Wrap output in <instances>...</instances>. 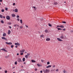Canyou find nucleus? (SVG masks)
<instances>
[{
  "label": "nucleus",
  "mask_w": 73,
  "mask_h": 73,
  "mask_svg": "<svg viewBox=\"0 0 73 73\" xmlns=\"http://www.w3.org/2000/svg\"><path fill=\"white\" fill-rule=\"evenodd\" d=\"M43 71L44 73H48L49 72V70L48 69H43Z\"/></svg>",
  "instance_id": "obj_1"
},
{
  "label": "nucleus",
  "mask_w": 73,
  "mask_h": 73,
  "mask_svg": "<svg viewBox=\"0 0 73 73\" xmlns=\"http://www.w3.org/2000/svg\"><path fill=\"white\" fill-rule=\"evenodd\" d=\"M5 43L8 45H12V43L11 42H9L8 43V42H5Z\"/></svg>",
  "instance_id": "obj_2"
},
{
  "label": "nucleus",
  "mask_w": 73,
  "mask_h": 73,
  "mask_svg": "<svg viewBox=\"0 0 73 73\" xmlns=\"http://www.w3.org/2000/svg\"><path fill=\"white\" fill-rule=\"evenodd\" d=\"M17 61L19 62H22V60H21V59L20 58H18L17 59Z\"/></svg>",
  "instance_id": "obj_3"
},
{
  "label": "nucleus",
  "mask_w": 73,
  "mask_h": 73,
  "mask_svg": "<svg viewBox=\"0 0 73 73\" xmlns=\"http://www.w3.org/2000/svg\"><path fill=\"white\" fill-rule=\"evenodd\" d=\"M6 18L7 20H10V17L9 16H7L6 17Z\"/></svg>",
  "instance_id": "obj_4"
},
{
  "label": "nucleus",
  "mask_w": 73,
  "mask_h": 73,
  "mask_svg": "<svg viewBox=\"0 0 73 73\" xmlns=\"http://www.w3.org/2000/svg\"><path fill=\"white\" fill-rule=\"evenodd\" d=\"M1 50H3V51H4V52H8L7 50H5V48H4L1 49Z\"/></svg>",
  "instance_id": "obj_5"
},
{
  "label": "nucleus",
  "mask_w": 73,
  "mask_h": 73,
  "mask_svg": "<svg viewBox=\"0 0 73 73\" xmlns=\"http://www.w3.org/2000/svg\"><path fill=\"white\" fill-rule=\"evenodd\" d=\"M57 39L58 41H63L62 40L59 38H57Z\"/></svg>",
  "instance_id": "obj_6"
},
{
  "label": "nucleus",
  "mask_w": 73,
  "mask_h": 73,
  "mask_svg": "<svg viewBox=\"0 0 73 73\" xmlns=\"http://www.w3.org/2000/svg\"><path fill=\"white\" fill-rule=\"evenodd\" d=\"M15 45L20 46V43H15Z\"/></svg>",
  "instance_id": "obj_7"
},
{
  "label": "nucleus",
  "mask_w": 73,
  "mask_h": 73,
  "mask_svg": "<svg viewBox=\"0 0 73 73\" xmlns=\"http://www.w3.org/2000/svg\"><path fill=\"white\" fill-rule=\"evenodd\" d=\"M25 52V50L24 49L20 51V53H24Z\"/></svg>",
  "instance_id": "obj_8"
},
{
  "label": "nucleus",
  "mask_w": 73,
  "mask_h": 73,
  "mask_svg": "<svg viewBox=\"0 0 73 73\" xmlns=\"http://www.w3.org/2000/svg\"><path fill=\"white\" fill-rule=\"evenodd\" d=\"M50 40V38H47L46 39V41H49Z\"/></svg>",
  "instance_id": "obj_9"
},
{
  "label": "nucleus",
  "mask_w": 73,
  "mask_h": 73,
  "mask_svg": "<svg viewBox=\"0 0 73 73\" xmlns=\"http://www.w3.org/2000/svg\"><path fill=\"white\" fill-rule=\"evenodd\" d=\"M52 67V66L51 65H48L46 67V68H50Z\"/></svg>",
  "instance_id": "obj_10"
},
{
  "label": "nucleus",
  "mask_w": 73,
  "mask_h": 73,
  "mask_svg": "<svg viewBox=\"0 0 73 73\" xmlns=\"http://www.w3.org/2000/svg\"><path fill=\"white\" fill-rule=\"evenodd\" d=\"M15 12H16V13H17V12H18V9H15Z\"/></svg>",
  "instance_id": "obj_11"
},
{
  "label": "nucleus",
  "mask_w": 73,
  "mask_h": 73,
  "mask_svg": "<svg viewBox=\"0 0 73 73\" xmlns=\"http://www.w3.org/2000/svg\"><path fill=\"white\" fill-rule=\"evenodd\" d=\"M3 33V37H5L6 36V33Z\"/></svg>",
  "instance_id": "obj_12"
},
{
  "label": "nucleus",
  "mask_w": 73,
  "mask_h": 73,
  "mask_svg": "<svg viewBox=\"0 0 73 73\" xmlns=\"http://www.w3.org/2000/svg\"><path fill=\"white\" fill-rule=\"evenodd\" d=\"M11 16L13 17H15V16H16V15H15V14H13L11 15Z\"/></svg>",
  "instance_id": "obj_13"
},
{
  "label": "nucleus",
  "mask_w": 73,
  "mask_h": 73,
  "mask_svg": "<svg viewBox=\"0 0 73 73\" xmlns=\"http://www.w3.org/2000/svg\"><path fill=\"white\" fill-rule=\"evenodd\" d=\"M11 31L9 30L8 31V35H9L11 33Z\"/></svg>",
  "instance_id": "obj_14"
},
{
  "label": "nucleus",
  "mask_w": 73,
  "mask_h": 73,
  "mask_svg": "<svg viewBox=\"0 0 73 73\" xmlns=\"http://www.w3.org/2000/svg\"><path fill=\"white\" fill-rule=\"evenodd\" d=\"M60 38L62 39H63V38H64V36H63V35L61 36L60 37Z\"/></svg>",
  "instance_id": "obj_15"
},
{
  "label": "nucleus",
  "mask_w": 73,
  "mask_h": 73,
  "mask_svg": "<svg viewBox=\"0 0 73 73\" xmlns=\"http://www.w3.org/2000/svg\"><path fill=\"white\" fill-rule=\"evenodd\" d=\"M60 28H64V26L63 25H61V26H60Z\"/></svg>",
  "instance_id": "obj_16"
},
{
  "label": "nucleus",
  "mask_w": 73,
  "mask_h": 73,
  "mask_svg": "<svg viewBox=\"0 0 73 73\" xmlns=\"http://www.w3.org/2000/svg\"><path fill=\"white\" fill-rule=\"evenodd\" d=\"M37 65H38V67L41 66V65L40 64H37Z\"/></svg>",
  "instance_id": "obj_17"
},
{
  "label": "nucleus",
  "mask_w": 73,
  "mask_h": 73,
  "mask_svg": "<svg viewBox=\"0 0 73 73\" xmlns=\"http://www.w3.org/2000/svg\"><path fill=\"white\" fill-rule=\"evenodd\" d=\"M31 62H36V61L34 60H32Z\"/></svg>",
  "instance_id": "obj_18"
},
{
  "label": "nucleus",
  "mask_w": 73,
  "mask_h": 73,
  "mask_svg": "<svg viewBox=\"0 0 73 73\" xmlns=\"http://www.w3.org/2000/svg\"><path fill=\"white\" fill-rule=\"evenodd\" d=\"M20 23L21 24H22L23 23V20H22V19H21L20 20Z\"/></svg>",
  "instance_id": "obj_19"
},
{
  "label": "nucleus",
  "mask_w": 73,
  "mask_h": 73,
  "mask_svg": "<svg viewBox=\"0 0 73 73\" xmlns=\"http://www.w3.org/2000/svg\"><path fill=\"white\" fill-rule=\"evenodd\" d=\"M58 29V31H60V30H62V29L60 28H57Z\"/></svg>",
  "instance_id": "obj_20"
},
{
  "label": "nucleus",
  "mask_w": 73,
  "mask_h": 73,
  "mask_svg": "<svg viewBox=\"0 0 73 73\" xmlns=\"http://www.w3.org/2000/svg\"><path fill=\"white\" fill-rule=\"evenodd\" d=\"M25 61V58H23V62H24V61Z\"/></svg>",
  "instance_id": "obj_21"
},
{
  "label": "nucleus",
  "mask_w": 73,
  "mask_h": 73,
  "mask_svg": "<svg viewBox=\"0 0 73 73\" xmlns=\"http://www.w3.org/2000/svg\"><path fill=\"white\" fill-rule=\"evenodd\" d=\"M1 38L3 40H5V37H1Z\"/></svg>",
  "instance_id": "obj_22"
},
{
  "label": "nucleus",
  "mask_w": 73,
  "mask_h": 73,
  "mask_svg": "<svg viewBox=\"0 0 73 73\" xmlns=\"http://www.w3.org/2000/svg\"><path fill=\"white\" fill-rule=\"evenodd\" d=\"M1 22L2 24H4V21L3 20L1 21Z\"/></svg>",
  "instance_id": "obj_23"
},
{
  "label": "nucleus",
  "mask_w": 73,
  "mask_h": 73,
  "mask_svg": "<svg viewBox=\"0 0 73 73\" xmlns=\"http://www.w3.org/2000/svg\"><path fill=\"white\" fill-rule=\"evenodd\" d=\"M17 24H15L14 25V27H17Z\"/></svg>",
  "instance_id": "obj_24"
},
{
  "label": "nucleus",
  "mask_w": 73,
  "mask_h": 73,
  "mask_svg": "<svg viewBox=\"0 0 73 73\" xmlns=\"http://www.w3.org/2000/svg\"><path fill=\"white\" fill-rule=\"evenodd\" d=\"M49 27H52V25L49 23L48 24Z\"/></svg>",
  "instance_id": "obj_25"
},
{
  "label": "nucleus",
  "mask_w": 73,
  "mask_h": 73,
  "mask_svg": "<svg viewBox=\"0 0 73 73\" xmlns=\"http://www.w3.org/2000/svg\"><path fill=\"white\" fill-rule=\"evenodd\" d=\"M33 8H34V10H36V7H33Z\"/></svg>",
  "instance_id": "obj_26"
},
{
  "label": "nucleus",
  "mask_w": 73,
  "mask_h": 73,
  "mask_svg": "<svg viewBox=\"0 0 73 73\" xmlns=\"http://www.w3.org/2000/svg\"><path fill=\"white\" fill-rule=\"evenodd\" d=\"M48 32V30H46L45 31V33H47Z\"/></svg>",
  "instance_id": "obj_27"
},
{
  "label": "nucleus",
  "mask_w": 73,
  "mask_h": 73,
  "mask_svg": "<svg viewBox=\"0 0 73 73\" xmlns=\"http://www.w3.org/2000/svg\"><path fill=\"white\" fill-rule=\"evenodd\" d=\"M40 37H44V35H41L40 36Z\"/></svg>",
  "instance_id": "obj_28"
},
{
  "label": "nucleus",
  "mask_w": 73,
  "mask_h": 73,
  "mask_svg": "<svg viewBox=\"0 0 73 73\" xmlns=\"http://www.w3.org/2000/svg\"><path fill=\"white\" fill-rule=\"evenodd\" d=\"M1 12H4V9H2L1 10Z\"/></svg>",
  "instance_id": "obj_29"
},
{
  "label": "nucleus",
  "mask_w": 73,
  "mask_h": 73,
  "mask_svg": "<svg viewBox=\"0 0 73 73\" xmlns=\"http://www.w3.org/2000/svg\"><path fill=\"white\" fill-rule=\"evenodd\" d=\"M0 17L1 18H3V16L2 15H0Z\"/></svg>",
  "instance_id": "obj_30"
},
{
  "label": "nucleus",
  "mask_w": 73,
  "mask_h": 73,
  "mask_svg": "<svg viewBox=\"0 0 73 73\" xmlns=\"http://www.w3.org/2000/svg\"><path fill=\"white\" fill-rule=\"evenodd\" d=\"M47 65H49V64H50V62H47Z\"/></svg>",
  "instance_id": "obj_31"
},
{
  "label": "nucleus",
  "mask_w": 73,
  "mask_h": 73,
  "mask_svg": "<svg viewBox=\"0 0 73 73\" xmlns=\"http://www.w3.org/2000/svg\"><path fill=\"white\" fill-rule=\"evenodd\" d=\"M54 4H55V5H57V3L55 2L54 3Z\"/></svg>",
  "instance_id": "obj_32"
},
{
  "label": "nucleus",
  "mask_w": 73,
  "mask_h": 73,
  "mask_svg": "<svg viewBox=\"0 0 73 73\" xmlns=\"http://www.w3.org/2000/svg\"><path fill=\"white\" fill-rule=\"evenodd\" d=\"M58 70H59L58 69H57L56 70V72H58Z\"/></svg>",
  "instance_id": "obj_33"
},
{
  "label": "nucleus",
  "mask_w": 73,
  "mask_h": 73,
  "mask_svg": "<svg viewBox=\"0 0 73 73\" xmlns=\"http://www.w3.org/2000/svg\"><path fill=\"white\" fill-rule=\"evenodd\" d=\"M62 23H63L64 24H66V22L65 21H63Z\"/></svg>",
  "instance_id": "obj_34"
},
{
  "label": "nucleus",
  "mask_w": 73,
  "mask_h": 73,
  "mask_svg": "<svg viewBox=\"0 0 73 73\" xmlns=\"http://www.w3.org/2000/svg\"><path fill=\"white\" fill-rule=\"evenodd\" d=\"M15 65H17V62L16 61L15 62Z\"/></svg>",
  "instance_id": "obj_35"
},
{
  "label": "nucleus",
  "mask_w": 73,
  "mask_h": 73,
  "mask_svg": "<svg viewBox=\"0 0 73 73\" xmlns=\"http://www.w3.org/2000/svg\"><path fill=\"white\" fill-rule=\"evenodd\" d=\"M17 21H20V19L19 18H17Z\"/></svg>",
  "instance_id": "obj_36"
},
{
  "label": "nucleus",
  "mask_w": 73,
  "mask_h": 73,
  "mask_svg": "<svg viewBox=\"0 0 73 73\" xmlns=\"http://www.w3.org/2000/svg\"><path fill=\"white\" fill-rule=\"evenodd\" d=\"M44 60H41V62H44Z\"/></svg>",
  "instance_id": "obj_37"
},
{
  "label": "nucleus",
  "mask_w": 73,
  "mask_h": 73,
  "mask_svg": "<svg viewBox=\"0 0 73 73\" xmlns=\"http://www.w3.org/2000/svg\"><path fill=\"white\" fill-rule=\"evenodd\" d=\"M13 46H13V45H11V48H13Z\"/></svg>",
  "instance_id": "obj_38"
},
{
  "label": "nucleus",
  "mask_w": 73,
  "mask_h": 73,
  "mask_svg": "<svg viewBox=\"0 0 73 73\" xmlns=\"http://www.w3.org/2000/svg\"><path fill=\"white\" fill-rule=\"evenodd\" d=\"M25 57L26 58H28V55H25Z\"/></svg>",
  "instance_id": "obj_39"
},
{
  "label": "nucleus",
  "mask_w": 73,
  "mask_h": 73,
  "mask_svg": "<svg viewBox=\"0 0 73 73\" xmlns=\"http://www.w3.org/2000/svg\"><path fill=\"white\" fill-rule=\"evenodd\" d=\"M30 53H27V56H29L30 55Z\"/></svg>",
  "instance_id": "obj_40"
},
{
  "label": "nucleus",
  "mask_w": 73,
  "mask_h": 73,
  "mask_svg": "<svg viewBox=\"0 0 73 73\" xmlns=\"http://www.w3.org/2000/svg\"><path fill=\"white\" fill-rule=\"evenodd\" d=\"M19 17H20V16L19 15H17V18H19Z\"/></svg>",
  "instance_id": "obj_41"
},
{
  "label": "nucleus",
  "mask_w": 73,
  "mask_h": 73,
  "mask_svg": "<svg viewBox=\"0 0 73 73\" xmlns=\"http://www.w3.org/2000/svg\"><path fill=\"white\" fill-rule=\"evenodd\" d=\"M5 9L6 10V11H7L8 10V8H6Z\"/></svg>",
  "instance_id": "obj_42"
},
{
  "label": "nucleus",
  "mask_w": 73,
  "mask_h": 73,
  "mask_svg": "<svg viewBox=\"0 0 73 73\" xmlns=\"http://www.w3.org/2000/svg\"><path fill=\"white\" fill-rule=\"evenodd\" d=\"M65 72H66V71L65 70H64L63 71V72H64V73H65Z\"/></svg>",
  "instance_id": "obj_43"
},
{
  "label": "nucleus",
  "mask_w": 73,
  "mask_h": 73,
  "mask_svg": "<svg viewBox=\"0 0 73 73\" xmlns=\"http://www.w3.org/2000/svg\"><path fill=\"white\" fill-rule=\"evenodd\" d=\"M21 55H23V53H21L20 54Z\"/></svg>",
  "instance_id": "obj_44"
},
{
  "label": "nucleus",
  "mask_w": 73,
  "mask_h": 73,
  "mask_svg": "<svg viewBox=\"0 0 73 73\" xmlns=\"http://www.w3.org/2000/svg\"><path fill=\"white\" fill-rule=\"evenodd\" d=\"M9 28H10V29H11V28H12V27L11 26H9Z\"/></svg>",
  "instance_id": "obj_45"
},
{
  "label": "nucleus",
  "mask_w": 73,
  "mask_h": 73,
  "mask_svg": "<svg viewBox=\"0 0 73 73\" xmlns=\"http://www.w3.org/2000/svg\"><path fill=\"white\" fill-rule=\"evenodd\" d=\"M55 65H53V66H52V68H54V67H55Z\"/></svg>",
  "instance_id": "obj_46"
},
{
  "label": "nucleus",
  "mask_w": 73,
  "mask_h": 73,
  "mask_svg": "<svg viewBox=\"0 0 73 73\" xmlns=\"http://www.w3.org/2000/svg\"><path fill=\"white\" fill-rule=\"evenodd\" d=\"M35 71H36V70H37V68H35Z\"/></svg>",
  "instance_id": "obj_47"
},
{
  "label": "nucleus",
  "mask_w": 73,
  "mask_h": 73,
  "mask_svg": "<svg viewBox=\"0 0 73 73\" xmlns=\"http://www.w3.org/2000/svg\"><path fill=\"white\" fill-rule=\"evenodd\" d=\"M20 28H21V29H22L23 28V27L22 26L20 27Z\"/></svg>",
  "instance_id": "obj_48"
},
{
  "label": "nucleus",
  "mask_w": 73,
  "mask_h": 73,
  "mask_svg": "<svg viewBox=\"0 0 73 73\" xmlns=\"http://www.w3.org/2000/svg\"><path fill=\"white\" fill-rule=\"evenodd\" d=\"M57 27H60V26L59 25H57Z\"/></svg>",
  "instance_id": "obj_49"
},
{
  "label": "nucleus",
  "mask_w": 73,
  "mask_h": 73,
  "mask_svg": "<svg viewBox=\"0 0 73 73\" xmlns=\"http://www.w3.org/2000/svg\"><path fill=\"white\" fill-rule=\"evenodd\" d=\"M15 3H13V5H15Z\"/></svg>",
  "instance_id": "obj_50"
},
{
  "label": "nucleus",
  "mask_w": 73,
  "mask_h": 73,
  "mask_svg": "<svg viewBox=\"0 0 73 73\" xmlns=\"http://www.w3.org/2000/svg\"><path fill=\"white\" fill-rule=\"evenodd\" d=\"M5 73H7V71L6 70L5 71Z\"/></svg>",
  "instance_id": "obj_51"
},
{
  "label": "nucleus",
  "mask_w": 73,
  "mask_h": 73,
  "mask_svg": "<svg viewBox=\"0 0 73 73\" xmlns=\"http://www.w3.org/2000/svg\"><path fill=\"white\" fill-rule=\"evenodd\" d=\"M54 70H55L52 69L51 70V71H54Z\"/></svg>",
  "instance_id": "obj_52"
},
{
  "label": "nucleus",
  "mask_w": 73,
  "mask_h": 73,
  "mask_svg": "<svg viewBox=\"0 0 73 73\" xmlns=\"http://www.w3.org/2000/svg\"><path fill=\"white\" fill-rule=\"evenodd\" d=\"M17 56H19V53H17Z\"/></svg>",
  "instance_id": "obj_53"
},
{
  "label": "nucleus",
  "mask_w": 73,
  "mask_h": 73,
  "mask_svg": "<svg viewBox=\"0 0 73 73\" xmlns=\"http://www.w3.org/2000/svg\"><path fill=\"white\" fill-rule=\"evenodd\" d=\"M63 31H65V29H63Z\"/></svg>",
  "instance_id": "obj_54"
},
{
  "label": "nucleus",
  "mask_w": 73,
  "mask_h": 73,
  "mask_svg": "<svg viewBox=\"0 0 73 73\" xmlns=\"http://www.w3.org/2000/svg\"><path fill=\"white\" fill-rule=\"evenodd\" d=\"M40 73H42V70H41L40 71Z\"/></svg>",
  "instance_id": "obj_55"
},
{
  "label": "nucleus",
  "mask_w": 73,
  "mask_h": 73,
  "mask_svg": "<svg viewBox=\"0 0 73 73\" xmlns=\"http://www.w3.org/2000/svg\"><path fill=\"white\" fill-rule=\"evenodd\" d=\"M3 18L4 19H5V16H3Z\"/></svg>",
  "instance_id": "obj_56"
},
{
  "label": "nucleus",
  "mask_w": 73,
  "mask_h": 73,
  "mask_svg": "<svg viewBox=\"0 0 73 73\" xmlns=\"http://www.w3.org/2000/svg\"><path fill=\"white\" fill-rule=\"evenodd\" d=\"M17 27H19V25H17Z\"/></svg>",
  "instance_id": "obj_57"
},
{
  "label": "nucleus",
  "mask_w": 73,
  "mask_h": 73,
  "mask_svg": "<svg viewBox=\"0 0 73 73\" xmlns=\"http://www.w3.org/2000/svg\"><path fill=\"white\" fill-rule=\"evenodd\" d=\"M2 0H0V2H2Z\"/></svg>",
  "instance_id": "obj_58"
},
{
  "label": "nucleus",
  "mask_w": 73,
  "mask_h": 73,
  "mask_svg": "<svg viewBox=\"0 0 73 73\" xmlns=\"http://www.w3.org/2000/svg\"><path fill=\"white\" fill-rule=\"evenodd\" d=\"M5 40L6 41H7V39L5 38Z\"/></svg>",
  "instance_id": "obj_59"
},
{
  "label": "nucleus",
  "mask_w": 73,
  "mask_h": 73,
  "mask_svg": "<svg viewBox=\"0 0 73 73\" xmlns=\"http://www.w3.org/2000/svg\"><path fill=\"white\" fill-rule=\"evenodd\" d=\"M25 26L27 28H28V27L27 25H26Z\"/></svg>",
  "instance_id": "obj_60"
},
{
  "label": "nucleus",
  "mask_w": 73,
  "mask_h": 73,
  "mask_svg": "<svg viewBox=\"0 0 73 73\" xmlns=\"http://www.w3.org/2000/svg\"><path fill=\"white\" fill-rule=\"evenodd\" d=\"M15 47H16V48H17V46H15Z\"/></svg>",
  "instance_id": "obj_61"
},
{
  "label": "nucleus",
  "mask_w": 73,
  "mask_h": 73,
  "mask_svg": "<svg viewBox=\"0 0 73 73\" xmlns=\"http://www.w3.org/2000/svg\"><path fill=\"white\" fill-rule=\"evenodd\" d=\"M9 24L10 25H11V23H9Z\"/></svg>",
  "instance_id": "obj_62"
},
{
  "label": "nucleus",
  "mask_w": 73,
  "mask_h": 73,
  "mask_svg": "<svg viewBox=\"0 0 73 73\" xmlns=\"http://www.w3.org/2000/svg\"><path fill=\"white\" fill-rule=\"evenodd\" d=\"M26 63H25V62H24V64H25Z\"/></svg>",
  "instance_id": "obj_63"
},
{
  "label": "nucleus",
  "mask_w": 73,
  "mask_h": 73,
  "mask_svg": "<svg viewBox=\"0 0 73 73\" xmlns=\"http://www.w3.org/2000/svg\"><path fill=\"white\" fill-rule=\"evenodd\" d=\"M15 67H13V69H14V68H15Z\"/></svg>",
  "instance_id": "obj_64"
}]
</instances>
